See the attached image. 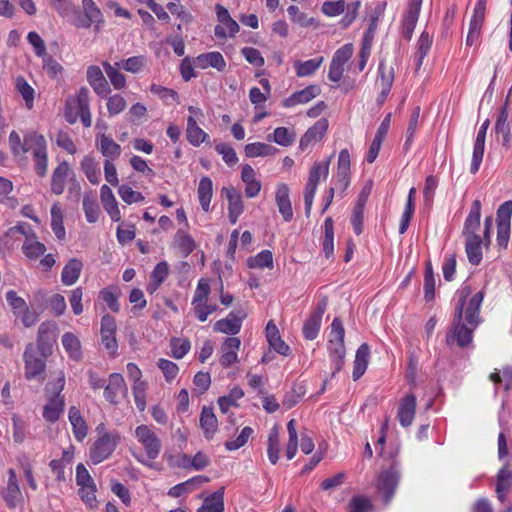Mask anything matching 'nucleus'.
<instances>
[{
	"label": "nucleus",
	"mask_w": 512,
	"mask_h": 512,
	"mask_svg": "<svg viewBox=\"0 0 512 512\" xmlns=\"http://www.w3.org/2000/svg\"><path fill=\"white\" fill-rule=\"evenodd\" d=\"M9 148L14 157H20L30 152L35 162L36 174L43 178L48 172L47 141L42 134L29 131L24 134L23 140L16 131H12L8 138Z\"/></svg>",
	"instance_id": "1"
},
{
	"label": "nucleus",
	"mask_w": 512,
	"mask_h": 512,
	"mask_svg": "<svg viewBox=\"0 0 512 512\" xmlns=\"http://www.w3.org/2000/svg\"><path fill=\"white\" fill-rule=\"evenodd\" d=\"M96 438L89 447V459L94 465L109 459L121 442V435L117 430H108L104 422L96 428Z\"/></svg>",
	"instance_id": "2"
},
{
	"label": "nucleus",
	"mask_w": 512,
	"mask_h": 512,
	"mask_svg": "<svg viewBox=\"0 0 512 512\" xmlns=\"http://www.w3.org/2000/svg\"><path fill=\"white\" fill-rule=\"evenodd\" d=\"M471 294V287L463 285L458 291V301L455 307L453 327L447 334V343L450 344L456 341L458 346L465 347L469 345L473 338V332L477 327L468 325L463 320L465 298Z\"/></svg>",
	"instance_id": "3"
},
{
	"label": "nucleus",
	"mask_w": 512,
	"mask_h": 512,
	"mask_svg": "<svg viewBox=\"0 0 512 512\" xmlns=\"http://www.w3.org/2000/svg\"><path fill=\"white\" fill-rule=\"evenodd\" d=\"M65 387V375L63 371L59 372L55 381L46 385L47 403L43 407L42 416L46 422L55 423L64 412L65 399L62 391Z\"/></svg>",
	"instance_id": "4"
},
{
	"label": "nucleus",
	"mask_w": 512,
	"mask_h": 512,
	"mask_svg": "<svg viewBox=\"0 0 512 512\" xmlns=\"http://www.w3.org/2000/svg\"><path fill=\"white\" fill-rule=\"evenodd\" d=\"M89 95V89L81 87L75 95L66 99L65 119L68 123L74 124L80 118L84 127L88 128L92 125Z\"/></svg>",
	"instance_id": "5"
},
{
	"label": "nucleus",
	"mask_w": 512,
	"mask_h": 512,
	"mask_svg": "<svg viewBox=\"0 0 512 512\" xmlns=\"http://www.w3.org/2000/svg\"><path fill=\"white\" fill-rule=\"evenodd\" d=\"M345 330L340 318L336 317L331 323V331L329 334L328 351L331 362L334 365V373L339 372L344 364L346 354L344 344Z\"/></svg>",
	"instance_id": "6"
},
{
	"label": "nucleus",
	"mask_w": 512,
	"mask_h": 512,
	"mask_svg": "<svg viewBox=\"0 0 512 512\" xmlns=\"http://www.w3.org/2000/svg\"><path fill=\"white\" fill-rule=\"evenodd\" d=\"M72 24L82 29L94 26L95 32H99L104 24L103 14L94 0H82V8L74 12Z\"/></svg>",
	"instance_id": "7"
},
{
	"label": "nucleus",
	"mask_w": 512,
	"mask_h": 512,
	"mask_svg": "<svg viewBox=\"0 0 512 512\" xmlns=\"http://www.w3.org/2000/svg\"><path fill=\"white\" fill-rule=\"evenodd\" d=\"M45 357L38 356L33 344H28L23 353L24 376L28 381L43 382L46 378Z\"/></svg>",
	"instance_id": "8"
},
{
	"label": "nucleus",
	"mask_w": 512,
	"mask_h": 512,
	"mask_svg": "<svg viewBox=\"0 0 512 512\" xmlns=\"http://www.w3.org/2000/svg\"><path fill=\"white\" fill-rule=\"evenodd\" d=\"M328 173L329 160L326 162H315L309 171L308 180L304 189V204L307 216H309L311 212L320 177L323 176L327 178Z\"/></svg>",
	"instance_id": "9"
},
{
	"label": "nucleus",
	"mask_w": 512,
	"mask_h": 512,
	"mask_svg": "<svg viewBox=\"0 0 512 512\" xmlns=\"http://www.w3.org/2000/svg\"><path fill=\"white\" fill-rule=\"evenodd\" d=\"M135 436L142 445L149 460L158 458L162 448L161 440L148 425L142 424L137 426Z\"/></svg>",
	"instance_id": "10"
},
{
	"label": "nucleus",
	"mask_w": 512,
	"mask_h": 512,
	"mask_svg": "<svg viewBox=\"0 0 512 512\" xmlns=\"http://www.w3.org/2000/svg\"><path fill=\"white\" fill-rule=\"evenodd\" d=\"M487 1L488 0H477L475 3L465 41L466 45L469 47L476 45L479 42L486 16Z\"/></svg>",
	"instance_id": "11"
},
{
	"label": "nucleus",
	"mask_w": 512,
	"mask_h": 512,
	"mask_svg": "<svg viewBox=\"0 0 512 512\" xmlns=\"http://www.w3.org/2000/svg\"><path fill=\"white\" fill-rule=\"evenodd\" d=\"M395 79V71L392 66H387L386 60L381 59L378 65V76L376 85L380 92L377 97V102L382 105L387 99Z\"/></svg>",
	"instance_id": "12"
},
{
	"label": "nucleus",
	"mask_w": 512,
	"mask_h": 512,
	"mask_svg": "<svg viewBox=\"0 0 512 512\" xmlns=\"http://www.w3.org/2000/svg\"><path fill=\"white\" fill-rule=\"evenodd\" d=\"M399 480L400 474L394 465L379 475L377 489L383 495V501L386 505L391 502Z\"/></svg>",
	"instance_id": "13"
},
{
	"label": "nucleus",
	"mask_w": 512,
	"mask_h": 512,
	"mask_svg": "<svg viewBox=\"0 0 512 512\" xmlns=\"http://www.w3.org/2000/svg\"><path fill=\"white\" fill-rule=\"evenodd\" d=\"M116 321L110 314H105L101 318V343L111 356H115L118 350L116 339Z\"/></svg>",
	"instance_id": "14"
},
{
	"label": "nucleus",
	"mask_w": 512,
	"mask_h": 512,
	"mask_svg": "<svg viewBox=\"0 0 512 512\" xmlns=\"http://www.w3.org/2000/svg\"><path fill=\"white\" fill-rule=\"evenodd\" d=\"M222 195L228 201V218L232 225L238 222L240 215L244 212V202L241 193L233 186L223 187Z\"/></svg>",
	"instance_id": "15"
},
{
	"label": "nucleus",
	"mask_w": 512,
	"mask_h": 512,
	"mask_svg": "<svg viewBox=\"0 0 512 512\" xmlns=\"http://www.w3.org/2000/svg\"><path fill=\"white\" fill-rule=\"evenodd\" d=\"M1 496L9 509L16 508L23 501V495L14 469L8 470L7 486L2 489Z\"/></svg>",
	"instance_id": "16"
},
{
	"label": "nucleus",
	"mask_w": 512,
	"mask_h": 512,
	"mask_svg": "<svg viewBox=\"0 0 512 512\" xmlns=\"http://www.w3.org/2000/svg\"><path fill=\"white\" fill-rule=\"evenodd\" d=\"M326 307L327 299L324 298L318 303L317 308L309 315L305 321L302 332L306 340H314L317 338L321 327L322 316L326 310Z\"/></svg>",
	"instance_id": "17"
},
{
	"label": "nucleus",
	"mask_w": 512,
	"mask_h": 512,
	"mask_svg": "<svg viewBox=\"0 0 512 512\" xmlns=\"http://www.w3.org/2000/svg\"><path fill=\"white\" fill-rule=\"evenodd\" d=\"M56 324L51 321L42 322L37 333V349L43 357H47L55 343Z\"/></svg>",
	"instance_id": "18"
},
{
	"label": "nucleus",
	"mask_w": 512,
	"mask_h": 512,
	"mask_svg": "<svg viewBox=\"0 0 512 512\" xmlns=\"http://www.w3.org/2000/svg\"><path fill=\"white\" fill-rule=\"evenodd\" d=\"M241 340L238 337H227L220 348L219 363L223 368H229L239 361L238 351Z\"/></svg>",
	"instance_id": "19"
},
{
	"label": "nucleus",
	"mask_w": 512,
	"mask_h": 512,
	"mask_svg": "<svg viewBox=\"0 0 512 512\" xmlns=\"http://www.w3.org/2000/svg\"><path fill=\"white\" fill-rule=\"evenodd\" d=\"M489 125L490 121L488 119L485 120L477 132L473 147L472 161L470 165V172L472 174H476L480 169L484 156L486 133Z\"/></svg>",
	"instance_id": "20"
},
{
	"label": "nucleus",
	"mask_w": 512,
	"mask_h": 512,
	"mask_svg": "<svg viewBox=\"0 0 512 512\" xmlns=\"http://www.w3.org/2000/svg\"><path fill=\"white\" fill-rule=\"evenodd\" d=\"M126 394L127 385L123 376L119 373L110 374L108 384L104 386V398L115 405L119 402V397Z\"/></svg>",
	"instance_id": "21"
},
{
	"label": "nucleus",
	"mask_w": 512,
	"mask_h": 512,
	"mask_svg": "<svg viewBox=\"0 0 512 512\" xmlns=\"http://www.w3.org/2000/svg\"><path fill=\"white\" fill-rule=\"evenodd\" d=\"M465 298L463 318L464 321L473 327H477L480 322V307L484 299V292L478 291L470 297L468 301Z\"/></svg>",
	"instance_id": "22"
},
{
	"label": "nucleus",
	"mask_w": 512,
	"mask_h": 512,
	"mask_svg": "<svg viewBox=\"0 0 512 512\" xmlns=\"http://www.w3.org/2000/svg\"><path fill=\"white\" fill-rule=\"evenodd\" d=\"M328 120L321 118L311 126L299 141V149L305 151L311 144L317 143L323 139L328 130Z\"/></svg>",
	"instance_id": "23"
},
{
	"label": "nucleus",
	"mask_w": 512,
	"mask_h": 512,
	"mask_svg": "<svg viewBox=\"0 0 512 512\" xmlns=\"http://www.w3.org/2000/svg\"><path fill=\"white\" fill-rule=\"evenodd\" d=\"M87 82L99 97H106L111 92L101 68L97 65L87 68Z\"/></svg>",
	"instance_id": "24"
},
{
	"label": "nucleus",
	"mask_w": 512,
	"mask_h": 512,
	"mask_svg": "<svg viewBox=\"0 0 512 512\" xmlns=\"http://www.w3.org/2000/svg\"><path fill=\"white\" fill-rule=\"evenodd\" d=\"M416 406L417 402L414 394H407L400 400L397 418L402 427L407 428L413 423Z\"/></svg>",
	"instance_id": "25"
},
{
	"label": "nucleus",
	"mask_w": 512,
	"mask_h": 512,
	"mask_svg": "<svg viewBox=\"0 0 512 512\" xmlns=\"http://www.w3.org/2000/svg\"><path fill=\"white\" fill-rule=\"evenodd\" d=\"M321 88L316 84H311L302 90L296 91L289 97L283 100L282 106L285 108H292L299 104H306L312 99L320 95Z\"/></svg>",
	"instance_id": "26"
},
{
	"label": "nucleus",
	"mask_w": 512,
	"mask_h": 512,
	"mask_svg": "<svg viewBox=\"0 0 512 512\" xmlns=\"http://www.w3.org/2000/svg\"><path fill=\"white\" fill-rule=\"evenodd\" d=\"M244 317L245 315H239V313L232 311L226 318L216 321L213 330L226 335H236L241 330Z\"/></svg>",
	"instance_id": "27"
},
{
	"label": "nucleus",
	"mask_w": 512,
	"mask_h": 512,
	"mask_svg": "<svg viewBox=\"0 0 512 512\" xmlns=\"http://www.w3.org/2000/svg\"><path fill=\"white\" fill-rule=\"evenodd\" d=\"M241 180L245 184V195L247 198H255L259 195L262 183L257 179L256 171L249 164L241 168Z\"/></svg>",
	"instance_id": "28"
},
{
	"label": "nucleus",
	"mask_w": 512,
	"mask_h": 512,
	"mask_svg": "<svg viewBox=\"0 0 512 512\" xmlns=\"http://www.w3.org/2000/svg\"><path fill=\"white\" fill-rule=\"evenodd\" d=\"M481 202L476 199L472 202L468 216L465 219L462 234L465 238L479 236L477 231L480 227Z\"/></svg>",
	"instance_id": "29"
},
{
	"label": "nucleus",
	"mask_w": 512,
	"mask_h": 512,
	"mask_svg": "<svg viewBox=\"0 0 512 512\" xmlns=\"http://www.w3.org/2000/svg\"><path fill=\"white\" fill-rule=\"evenodd\" d=\"M512 488V467L509 463L503 465L496 476V494L500 502H505L510 489Z\"/></svg>",
	"instance_id": "30"
},
{
	"label": "nucleus",
	"mask_w": 512,
	"mask_h": 512,
	"mask_svg": "<svg viewBox=\"0 0 512 512\" xmlns=\"http://www.w3.org/2000/svg\"><path fill=\"white\" fill-rule=\"evenodd\" d=\"M265 336L270 347L277 353L283 356L290 354V347L282 340L279 329L273 320L268 321L265 328Z\"/></svg>",
	"instance_id": "31"
},
{
	"label": "nucleus",
	"mask_w": 512,
	"mask_h": 512,
	"mask_svg": "<svg viewBox=\"0 0 512 512\" xmlns=\"http://www.w3.org/2000/svg\"><path fill=\"white\" fill-rule=\"evenodd\" d=\"M275 200L283 220L290 222L293 219V210L289 198V188L286 184L280 183L277 185Z\"/></svg>",
	"instance_id": "32"
},
{
	"label": "nucleus",
	"mask_w": 512,
	"mask_h": 512,
	"mask_svg": "<svg viewBox=\"0 0 512 512\" xmlns=\"http://www.w3.org/2000/svg\"><path fill=\"white\" fill-rule=\"evenodd\" d=\"M194 61L195 65L200 69L212 67L219 72L224 71L227 65L223 55L218 51L200 54Z\"/></svg>",
	"instance_id": "33"
},
{
	"label": "nucleus",
	"mask_w": 512,
	"mask_h": 512,
	"mask_svg": "<svg viewBox=\"0 0 512 512\" xmlns=\"http://www.w3.org/2000/svg\"><path fill=\"white\" fill-rule=\"evenodd\" d=\"M68 419L72 426V432L78 442H82L88 435V426L76 406H71L68 411Z\"/></svg>",
	"instance_id": "34"
},
{
	"label": "nucleus",
	"mask_w": 512,
	"mask_h": 512,
	"mask_svg": "<svg viewBox=\"0 0 512 512\" xmlns=\"http://www.w3.org/2000/svg\"><path fill=\"white\" fill-rule=\"evenodd\" d=\"M100 198L105 211L108 213L110 218L119 222L121 220V213L118 207V203L114 197V194L109 186L102 185L100 189Z\"/></svg>",
	"instance_id": "35"
},
{
	"label": "nucleus",
	"mask_w": 512,
	"mask_h": 512,
	"mask_svg": "<svg viewBox=\"0 0 512 512\" xmlns=\"http://www.w3.org/2000/svg\"><path fill=\"white\" fill-rule=\"evenodd\" d=\"M70 167L66 161L61 162L53 171L51 177V192L61 195L65 190L66 180L70 174Z\"/></svg>",
	"instance_id": "36"
},
{
	"label": "nucleus",
	"mask_w": 512,
	"mask_h": 512,
	"mask_svg": "<svg viewBox=\"0 0 512 512\" xmlns=\"http://www.w3.org/2000/svg\"><path fill=\"white\" fill-rule=\"evenodd\" d=\"M83 262L78 258L70 259L66 265L63 267L61 272V282L65 286L74 285L82 272Z\"/></svg>",
	"instance_id": "37"
},
{
	"label": "nucleus",
	"mask_w": 512,
	"mask_h": 512,
	"mask_svg": "<svg viewBox=\"0 0 512 512\" xmlns=\"http://www.w3.org/2000/svg\"><path fill=\"white\" fill-rule=\"evenodd\" d=\"M209 478L204 475L194 476L182 483H179L171 487L168 491V496L172 498H178L185 493H190L195 487L201 486L204 483L209 482Z\"/></svg>",
	"instance_id": "38"
},
{
	"label": "nucleus",
	"mask_w": 512,
	"mask_h": 512,
	"mask_svg": "<svg viewBox=\"0 0 512 512\" xmlns=\"http://www.w3.org/2000/svg\"><path fill=\"white\" fill-rule=\"evenodd\" d=\"M200 426L206 439L210 440L214 437L218 429V420L212 407L204 406L202 408L200 414Z\"/></svg>",
	"instance_id": "39"
},
{
	"label": "nucleus",
	"mask_w": 512,
	"mask_h": 512,
	"mask_svg": "<svg viewBox=\"0 0 512 512\" xmlns=\"http://www.w3.org/2000/svg\"><path fill=\"white\" fill-rule=\"evenodd\" d=\"M46 246L37 240L35 232H31V237H27L22 245V253L30 261H35L44 255Z\"/></svg>",
	"instance_id": "40"
},
{
	"label": "nucleus",
	"mask_w": 512,
	"mask_h": 512,
	"mask_svg": "<svg viewBox=\"0 0 512 512\" xmlns=\"http://www.w3.org/2000/svg\"><path fill=\"white\" fill-rule=\"evenodd\" d=\"M369 357H370L369 345L366 343L361 344L358 347V349L356 351V355H355L354 367H353V373H352L353 380L356 381V380L360 379L362 377V375L365 373V371L368 367Z\"/></svg>",
	"instance_id": "41"
},
{
	"label": "nucleus",
	"mask_w": 512,
	"mask_h": 512,
	"mask_svg": "<svg viewBox=\"0 0 512 512\" xmlns=\"http://www.w3.org/2000/svg\"><path fill=\"white\" fill-rule=\"evenodd\" d=\"M97 144L100 152L106 160L113 161L121 154L120 145L104 133L97 136Z\"/></svg>",
	"instance_id": "42"
},
{
	"label": "nucleus",
	"mask_w": 512,
	"mask_h": 512,
	"mask_svg": "<svg viewBox=\"0 0 512 512\" xmlns=\"http://www.w3.org/2000/svg\"><path fill=\"white\" fill-rule=\"evenodd\" d=\"M197 197L204 212L211 210L210 204L213 197V182L208 176H203L198 184Z\"/></svg>",
	"instance_id": "43"
},
{
	"label": "nucleus",
	"mask_w": 512,
	"mask_h": 512,
	"mask_svg": "<svg viewBox=\"0 0 512 512\" xmlns=\"http://www.w3.org/2000/svg\"><path fill=\"white\" fill-rule=\"evenodd\" d=\"M186 138L191 145L198 147L206 142L209 136L198 126L196 119L193 116H189L187 118Z\"/></svg>",
	"instance_id": "44"
},
{
	"label": "nucleus",
	"mask_w": 512,
	"mask_h": 512,
	"mask_svg": "<svg viewBox=\"0 0 512 512\" xmlns=\"http://www.w3.org/2000/svg\"><path fill=\"white\" fill-rule=\"evenodd\" d=\"M482 239L480 236L465 238V252L472 265H479L482 261Z\"/></svg>",
	"instance_id": "45"
},
{
	"label": "nucleus",
	"mask_w": 512,
	"mask_h": 512,
	"mask_svg": "<svg viewBox=\"0 0 512 512\" xmlns=\"http://www.w3.org/2000/svg\"><path fill=\"white\" fill-rule=\"evenodd\" d=\"M173 244L184 257L189 256L197 247L193 237L182 229L175 233Z\"/></svg>",
	"instance_id": "46"
},
{
	"label": "nucleus",
	"mask_w": 512,
	"mask_h": 512,
	"mask_svg": "<svg viewBox=\"0 0 512 512\" xmlns=\"http://www.w3.org/2000/svg\"><path fill=\"white\" fill-rule=\"evenodd\" d=\"M324 62V57L319 56L306 61H295L294 70L298 77H309L314 75Z\"/></svg>",
	"instance_id": "47"
},
{
	"label": "nucleus",
	"mask_w": 512,
	"mask_h": 512,
	"mask_svg": "<svg viewBox=\"0 0 512 512\" xmlns=\"http://www.w3.org/2000/svg\"><path fill=\"white\" fill-rule=\"evenodd\" d=\"M224 487L205 498L197 512H224Z\"/></svg>",
	"instance_id": "48"
},
{
	"label": "nucleus",
	"mask_w": 512,
	"mask_h": 512,
	"mask_svg": "<svg viewBox=\"0 0 512 512\" xmlns=\"http://www.w3.org/2000/svg\"><path fill=\"white\" fill-rule=\"evenodd\" d=\"M102 66L114 89L122 90L126 87V76L119 71V69L122 68L118 67L116 62L114 64H110L109 62L104 61Z\"/></svg>",
	"instance_id": "49"
},
{
	"label": "nucleus",
	"mask_w": 512,
	"mask_h": 512,
	"mask_svg": "<svg viewBox=\"0 0 512 512\" xmlns=\"http://www.w3.org/2000/svg\"><path fill=\"white\" fill-rule=\"evenodd\" d=\"M80 167L90 183L95 185L100 182L101 171L99 168V164L95 161V159L92 156H84L80 162Z\"/></svg>",
	"instance_id": "50"
},
{
	"label": "nucleus",
	"mask_w": 512,
	"mask_h": 512,
	"mask_svg": "<svg viewBox=\"0 0 512 512\" xmlns=\"http://www.w3.org/2000/svg\"><path fill=\"white\" fill-rule=\"evenodd\" d=\"M277 151V148L274 146L263 142L249 143L244 147L245 156L248 158L270 156L274 155Z\"/></svg>",
	"instance_id": "51"
},
{
	"label": "nucleus",
	"mask_w": 512,
	"mask_h": 512,
	"mask_svg": "<svg viewBox=\"0 0 512 512\" xmlns=\"http://www.w3.org/2000/svg\"><path fill=\"white\" fill-rule=\"evenodd\" d=\"M15 89L25 101L26 108L29 110L32 109L34 106L35 89L27 82L23 76L16 77Z\"/></svg>",
	"instance_id": "52"
},
{
	"label": "nucleus",
	"mask_w": 512,
	"mask_h": 512,
	"mask_svg": "<svg viewBox=\"0 0 512 512\" xmlns=\"http://www.w3.org/2000/svg\"><path fill=\"white\" fill-rule=\"evenodd\" d=\"M247 266L250 269H272L274 267L273 254L270 250H262L255 256L247 259Z\"/></svg>",
	"instance_id": "53"
},
{
	"label": "nucleus",
	"mask_w": 512,
	"mask_h": 512,
	"mask_svg": "<svg viewBox=\"0 0 512 512\" xmlns=\"http://www.w3.org/2000/svg\"><path fill=\"white\" fill-rule=\"evenodd\" d=\"M244 391L240 387L232 388L228 395L218 398L217 403L222 413H227L231 407H239L238 400L243 398Z\"/></svg>",
	"instance_id": "54"
},
{
	"label": "nucleus",
	"mask_w": 512,
	"mask_h": 512,
	"mask_svg": "<svg viewBox=\"0 0 512 512\" xmlns=\"http://www.w3.org/2000/svg\"><path fill=\"white\" fill-rule=\"evenodd\" d=\"M62 345L70 358L74 360L81 358V343L76 335L71 332L64 333L62 336Z\"/></svg>",
	"instance_id": "55"
},
{
	"label": "nucleus",
	"mask_w": 512,
	"mask_h": 512,
	"mask_svg": "<svg viewBox=\"0 0 512 512\" xmlns=\"http://www.w3.org/2000/svg\"><path fill=\"white\" fill-rule=\"evenodd\" d=\"M296 138V133L293 128L277 127L272 135H268V140L276 144L288 147L293 144Z\"/></svg>",
	"instance_id": "56"
},
{
	"label": "nucleus",
	"mask_w": 512,
	"mask_h": 512,
	"mask_svg": "<svg viewBox=\"0 0 512 512\" xmlns=\"http://www.w3.org/2000/svg\"><path fill=\"white\" fill-rule=\"evenodd\" d=\"M419 12L407 10L401 21V36L410 41L412 39L416 24L419 19Z\"/></svg>",
	"instance_id": "57"
},
{
	"label": "nucleus",
	"mask_w": 512,
	"mask_h": 512,
	"mask_svg": "<svg viewBox=\"0 0 512 512\" xmlns=\"http://www.w3.org/2000/svg\"><path fill=\"white\" fill-rule=\"evenodd\" d=\"M267 454L270 463L275 465L279 460L280 454V437L278 427L276 426L270 430L268 435Z\"/></svg>",
	"instance_id": "58"
},
{
	"label": "nucleus",
	"mask_w": 512,
	"mask_h": 512,
	"mask_svg": "<svg viewBox=\"0 0 512 512\" xmlns=\"http://www.w3.org/2000/svg\"><path fill=\"white\" fill-rule=\"evenodd\" d=\"M182 463L181 466L185 469L193 468L196 471L203 470L210 464V460L206 454L199 451L193 457L188 456L187 454H183L181 456Z\"/></svg>",
	"instance_id": "59"
},
{
	"label": "nucleus",
	"mask_w": 512,
	"mask_h": 512,
	"mask_svg": "<svg viewBox=\"0 0 512 512\" xmlns=\"http://www.w3.org/2000/svg\"><path fill=\"white\" fill-rule=\"evenodd\" d=\"M116 65L126 72L136 74L147 66V58L144 55L132 56L127 59L117 61Z\"/></svg>",
	"instance_id": "60"
},
{
	"label": "nucleus",
	"mask_w": 512,
	"mask_h": 512,
	"mask_svg": "<svg viewBox=\"0 0 512 512\" xmlns=\"http://www.w3.org/2000/svg\"><path fill=\"white\" fill-rule=\"evenodd\" d=\"M83 210L86 220L89 223H96L100 216V208L96 197L92 193H87L83 197Z\"/></svg>",
	"instance_id": "61"
},
{
	"label": "nucleus",
	"mask_w": 512,
	"mask_h": 512,
	"mask_svg": "<svg viewBox=\"0 0 512 512\" xmlns=\"http://www.w3.org/2000/svg\"><path fill=\"white\" fill-rule=\"evenodd\" d=\"M424 298L427 302L434 300L436 280L434 276L433 267L430 261L425 264L424 270Z\"/></svg>",
	"instance_id": "62"
},
{
	"label": "nucleus",
	"mask_w": 512,
	"mask_h": 512,
	"mask_svg": "<svg viewBox=\"0 0 512 512\" xmlns=\"http://www.w3.org/2000/svg\"><path fill=\"white\" fill-rule=\"evenodd\" d=\"M51 229L59 240H64L66 236L65 228L63 225V214L60 207L54 204L51 207Z\"/></svg>",
	"instance_id": "63"
},
{
	"label": "nucleus",
	"mask_w": 512,
	"mask_h": 512,
	"mask_svg": "<svg viewBox=\"0 0 512 512\" xmlns=\"http://www.w3.org/2000/svg\"><path fill=\"white\" fill-rule=\"evenodd\" d=\"M192 311L195 318L200 322H205L208 317L218 310V306L215 303L205 302H191Z\"/></svg>",
	"instance_id": "64"
}]
</instances>
